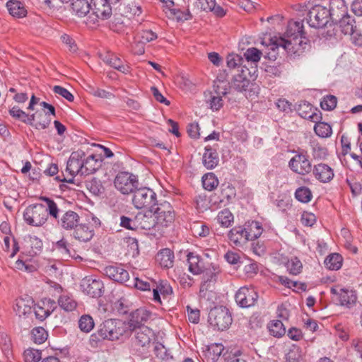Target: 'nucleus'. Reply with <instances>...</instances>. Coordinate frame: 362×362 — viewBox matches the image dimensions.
I'll return each mask as SVG.
<instances>
[{"instance_id":"obj_1","label":"nucleus","mask_w":362,"mask_h":362,"mask_svg":"<svg viewBox=\"0 0 362 362\" xmlns=\"http://www.w3.org/2000/svg\"><path fill=\"white\" fill-rule=\"evenodd\" d=\"M308 42L303 22L290 21L284 37L272 39L270 49L274 52L281 48L288 54L300 55L305 49Z\"/></svg>"},{"instance_id":"obj_2","label":"nucleus","mask_w":362,"mask_h":362,"mask_svg":"<svg viewBox=\"0 0 362 362\" xmlns=\"http://www.w3.org/2000/svg\"><path fill=\"white\" fill-rule=\"evenodd\" d=\"M210 325L218 330L223 331L232 324L233 319L229 310L224 306L215 307L209 313Z\"/></svg>"},{"instance_id":"obj_3","label":"nucleus","mask_w":362,"mask_h":362,"mask_svg":"<svg viewBox=\"0 0 362 362\" xmlns=\"http://www.w3.org/2000/svg\"><path fill=\"white\" fill-rule=\"evenodd\" d=\"M23 218L30 226H41L47 220V210L42 204L29 205L24 211Z\"/></svg>"},{"instance_id":"obj_4","label":"nucleus","mask_w":362,"mask_h":362,"mask_svg":"<svg viewBox=\"0 0 362 362\" xmlns=\"http://www.w3.org/2000/svg\"><path fill=\"white\" fill-rule=\"evenodd\" d=\"M132 204L136 209H151L157 204V195L148 187L136 188L133 192Z\"/></svg>"},{"instance_id":"obj_5","label":"nucleus","mask_w":362,"mask_h":362,"mask_svg":"<svg viewBox=\"0 0 362 362\" xmlns=\"http://www.w3.org/2000/svg\"><path fill=\"white\" fill-rule=\"evenodd\" d=\"M137 176L126 171L119 172L114 179V186L122 194L133 193L137 188Z\"/></svg>"},{"instance_id":"obj_6","label":"nucleus","mask_w":362,"mask_h":362,"mask_svg":"<svg viewBox=\"0 0 362 362\" xmlns=\"http://www.w3.org/2000/svg\"><path fill=\"white\" fill-rule=\"evenodd\" d=\"M135 337L134 346L139 355H144L148 352L151 341L155 339L153 331L148 327L143 326L134 330Z\"/></svg>"},{"instance_id":"obj_7","label":"nucleus","mask_w":362,"mask_h":362,"mask_svg":"<svg viewBox=\"0 0 362 362\" xmlns=\"http://www.w3.org/2000/svg\"><path fill=\"white\" fill-rule=\"evenodd\" d=\"M86 153L82 150H77L71 153L66 164V172L69 173L72 177L76 175H82L83 172V158H85ZM57 176L55 180L60 182L72 183L74 178L66 179L64 176Z\"/></svg>"},{"instance_id":"obj_8","label":"nucleus","mask_w":362,"mask_h":362,"mask_svg":"<svg viewBox=\"0 0 362 362\" xmlns=\"http://www.w3.org/2000/svg\"><path fill=\"white\" fill-rule=\"evenodd\" d=\"M220 273L219 267L212 264L201 274L202 276L199 288L200 296L205 297L206 291H213Z\"/></svg>"},{"instance_id":"obj_9","label":"nucleus","mask_w":362,"mask_h":362,"mask_svg":"<svg viewBox=\"0 0 362 362\" xmlns=\"http://www.w3.org/2000/svg\"><path fill=\"white\" fill-rule=\"evenodd\" d=\"M308 17V23L310 27L320 28L329 23L330 13L327 7L315 5L309 11Z\"/></svg>"},{"instance_id":"obj_10","label":"nucleus","mask_w":362,"mask_h":362,"mask_svg":"<svg viewBox=\"0 0 362 362\" xmlns=\"http://www.w3.org/2000/svg\"><path fill=\"white\" fill-rule=\"evenodd\" d=\"M151 210L156 217L158 225L168 226L174 221L175 212L169 202L165 201L159 204L157 202L156 206H153Z\"/></svg>"},{"instance_id":"obj_11","label":"nucleus","mask_w":362,"mask_h":362,"mask_svg":"<svg viewBox=\"0 0 362 362\" xmlns=\"http://www.w3.org/2000/svg\"><path fill=\"white\" fill-rule=\"evenodd\" d=\"M238 73L233 76L231 83L232 88L239 92L246 91L250 84V79L256 72V66H251V69L247 67L245 64L241 69L238 70Z\"/></svg>"},{"instance_id":"obj_12","label":"nucleus","mask_w":362,"mask_h":362,"mask_svg":"<svg viewBox=\"0 0 362 362\" xmlns=\"http://www.w3.org/2000/svg\"><path fill=\"white\" fill-rule=\"evenodd\" d=\"M259 296L253 287L243 286L239 288L235 296L237 304L243 308L254 306L257 302Z\"/></svg>"},{"instance_id":"obj_13","label":"nucleus","mask_w":362,"mask_h":362,"mask_svg":"<svg viewBox=\"0 0 362 362\" xmlns=\"http://www.w3.org/2000/svg\"><path fill=\"white\" fill-rule=\"evenodd\" d=\"M288 166L292 171L305 175L312 171V165L306 152L302 151L294 156L289 161Z\"/></svg>"},{"instance_id":"obj_14","label":"nucleus","mask_w":362,"mask_h":362,"mask_svg":"<svg viewBox=\"0 0 362 362\" xmlns=\"http://www.w3.org/2000/svg\"><path fill=\"white\" fill-rule=\"evenodd\" d=\"M83 293L92 298L100 297L103 294V284L100 280L93 279L92 276H86L81 283Z\"/></svg>"},{"instance_id":"obj_15","label":"nucleus","mask_w":362,"mask_h":362,"mask_svg":"<svg viewBox=\"0 0 362 362\" xmlns=\"http://www.w3.org/2000/svg\"><path fill=\"white\" fill-rule=\"evenodd\" d=\"M104 272L108 278L119 284H124L129 279L128 271L122 264L117 263L106 266Z\"/></svg>"},{"instance_id":"obj_16","label":"nucleus","mask_w":362,"mask_h":362,"mask_svg":"<svg viewBox=\"0 0 362 362\" xmlns=\"http://www.w3.org/2000/svg\"><path fill=\"white\" fill-rule=\"evenodd\" d=\"M151 312L144 308L132 311L129 315V320L127 322L129 325L131 332L144 326V324L151 318Z\"/></svg>"},{"instance_id":"obj_17","label":"nucleus","mask_w":362,"mask_h":362,"mask_svg":"<svg viewBox=\"0 0 362 362\" xmlns=\"http://www.w3.org/2000/svg\"><path fill=\"white\" fill-rule=\"evenodd\" d=\"M111 4L109 0H91L90 10L97 18L105 20L112 15Z\"/></svg>"},{"instance_id":"obj_18","label":"nucleus","mask_w":362,"mask_h":362,"mask_svg":"<svg viewBox=\"0 0 362 362\" xmlns=\"http://www.w3.org/2000/svg\"><path fill=\"white\" fill-rule=\"evenodd\" d=\"M189 264V271L194 275H199L205 271L212 263L206 262L204 259L193 252L187 255Z\"/></svg>"},{"instance_id":"obj_19","label":"nucleus","mask_w":362,"mask_h":362,"mask_svg":"<svg viewBox=\"0 0 362 362\" xmlns=\"http://www.w3.org/2000/svg\"><path fill=\"white\" fill-rule=\"evenodd\" d=\"M314 177L320 182H329L334 177V170L327 164L320 163L312 168Z\"/></svg>"},{"instance_id":"obj_20","label":"nucleus","mask_w":362,"mask_h":362,"mask_svg":"<svg viewBox=\"0 0 362 362\" xmlns=\"http://www.w3.org/2000/svg\"><path fill=\"white\" fill-rule=\"evenodd\" d=\"M228 238L230 242L236 247H243L250 241L244 225L232 228L228 233Z\"/></svg>"},{"instance_id":"obj_21","label":"nucleus","mask_w":362,"mask_h":362,"mask_svg":"<svg viewBox=\"0 0 362 362\" xmlns=\"http://www.w3.org/2000/svg\"><path fill=\"white\" fill-rule=\"evenodd\" d=\"M330 13V20L334 23L348 15L344 0H330L329 7L327 8Z\"/></svg>"},{"instance_id":"obj_22","label":"nucleus","mask_w":362,"mask_h":362,"mask_svg":"<svg viewBox=\"0 0 362 362\" xmlns=\"http://www.w3.org/2000/svg\"><path fill=\"white\" fill-rule=\"evenodd\" d=\"M29 125L35 127L36 129H45L50 123L51 118L49 115L44 110H37L35 113L30 115Z\"/></svg>"},{"instance_id":"obj_23","label":"nucleus","mask_w":362,"mask_h":362,"mask_svg":"<svg viewBox=\"0 0 362 362\" xmlns=\"http://www.w3.org/2000/svg\"><path fill=\"white\" fill-rule=\"evenodd\" d=\"M129 325L123 320L114 319L112 332H111L112 341L128 338L131 334Z\"/></svg>"},{"instance_id":"obj_24","label":"nucleus","mask_w":362,"mask_h":362,"mask_svg":"<svg viewBox=\"0 0 362 362\" xmlns=\"http://www.w3.org/2000/svg\"><path fill=\"white\" fill-rule=\"evenodd\" d=\"M137 228L140 227L144 230H150L158 225V221L153 211L150 209L145 213H139L136 216Z\"/></svg>"},{"instance_id":"obj_25","label":"nucleus","mask_w":362,"mask_h":362,"mask_svg":"<svg viewBox=\"0 0 362 362\" xmlns=\"http://www.w3.org/2000/svg\"><path fill=\"white\" fill-rule=\"evenodd\" d=\"M80 217L75 211L69 210L58 218L57 223L66 230H73L79 223Z\"/></svg>"},{"instance_id":"obj_26","label":"nucleus","mask_w":362,"mask_h":362,"mask_svg":"<svg viewBox=\"0 0 362 362\" xmlns=\"http://www.w3.org/2000/svg\"><path fill=\"white\" fill-rule=\"evenodd\" d=\"M73 230V237L81 242H88L94 235L93 228L87 223H78Z\"/></svg>"},{"instance_id":"obj_27","label":"nucleus","mask_w":362,"mask_h":362,"mask_svg":"<svg viewBox=\"0 0 362 362\" xmlns=\"http://www.w3.org/2000/svg\"><path fill=\"white\" fill-rule=\"evenodd\" d=\"M204 149L203 164L207 169H213L218 165L219 162L217 149L209 145L206 146Z\"/></svg>"},{"instance_id":"obj_28","label":"nucleus","mask_w":362,"mask_h":362,"mask_svg":"<svg viewBox=\"0 0 362 362\" xmlns=\"http://www.w3.org/2000/svg\"><path fill=\"white\" fill-rule=\"evenodd\" d=\"M33 305L34 300L31 297L21 298L16 300L14 310L21 317L30 313Z\"/></svg>"},{"instance_id":"obj_29","label":"nucleus","mask_w":362,"mask_h":362,"mask_svg":"<svg viewBox=\"0 0 362 362\" xmlns=\"http://www.w3.org/2000/svg\"><path fill=\"white\" fill-rule=\"evenodd\" d=\"M156 261L163 268H171L174 264V252L169 248L160 250L156 255Z\"/></svg>"},{"instance_id":"obj_30","label":"nucleus","mask_w":362,"mask_h":362,"mask_svg":"<svg viewBox=\"0 0 362 362\" xmlns=\"http://www.w3.org/2000/svg\"><path fill=\"white\" fill-rule=\"evenodd\" d=\"M53 250H57L62 255L63 258L72 257L74 259H80L81 257L78 255L75 256L76 252L74 250H71L69 244L67 241L62 238L60 240L55 243L53 245Z\"/></svg>"},{"instance_id":"obj_31","label":"nucleus","mask_w":362,"mask_h":362,"mask_svg":"<svg viewBox=\"0 0 362 362\" xmlns=\"http://www.w3.org/2000/svg\"><path fill=\"white\" fill-rule=\"evenodd\" d=\"M357 298V294L355 291L346 288L340 289L339 300L341 305L351 308L356 305Z\"/></svg>"},{"instance_id":"obj_32","label":"nucleus","mask_w":362,"mask_h":362,"mask_svg":"<svg viewBox=\"0 0 362 362\" xmlns=\"http://www.w3.org/2000/svg\"><path fill=\"white\" fill-rule=\"evenodd\" d=\"M103 61L122 73L126 74L129 71V67L114 53L107 52L103 58Z\"/></svg>"},{"instance_id":"obj_33","label":"nucleus","mask_w":362,"mask_h":362,"mask_svg":"<svg viewBox=\"0 0 362 362\" xmlns=\"http://www.w3.org/2000/svg\"><path fill=\"white\" fill-rule=\"evenodd\" d=\"M249 240L252 241L260 237L263 232L262 225L257 221H247L245 223Z\"/></svg>"},{"instance_id":"obj_34","label":"nucleus","mask_w":362,"mask_h":362,"mask_svg":"<svg viewBox=\"0 0 362 362\" xmlns=\"http://www.w3.org/2000/svg\"><path fill=\"white\" fill-rule=\"evenodd\" d=\"M97 156L92 154L86 159L83 158V172L82 175H90L94 173L100 166V163Z\"/></svg>"},{"instance_id":"obj_35","label":"nucleus","mask_w":362,"mask_h":362,"mask_svg":"<svg viewBox=\"0 0 362 362\" xmlns=\"http://www.w3.org/2000/svg\"><path fill=\"white\" fill-rule=\"evenodd\" d=\"M71 8L78 17H84L90 10V4L87 0H73Z\"/></svg>"},{"instance_id":"obj_36","label":"nucleus","mask_w":362,"mask_h":362,"mask_svg":"<svg viewBox=\"0 0 362 362\" xmlns=\"http://www.w3.org/2000/svg\"><path fill=\"white\" fill-rule=\"evenodd\" d=\"M123 16L130 18L136 16H139L142 13V8L134 0L124 4L120 8Z\"/></svg>"},{"instance_id":"obj_37","label":"nucleus","mask_w":362,"mask_h":362,"mask_svg":"<svg viewBox=\"0 0 362 362\" xmlns=\"http://www.w3.org/2000/svg\"><path fill=\"white\" fill-rule=\"evenodd\" d=\"M9 13L16 18H23L26 16L27 11L23 4L18 0H9L6 3Z\"/></svg>"},{"instance_id":"obj_38","label":"nucleus","mask_w":362,"mask_h":362,"mask_svg":"<svg viewBox=\"0 0 362 362\" xmlns=\"http://www.w3.org/2000/svg\"><path fill=\"white\" fill-rule=\"evenodd\" d=\"M339 23V28L341 31L344 35H353V33L356 31V25L355 21L350 16L346 15L339 21H338Z\"/></svg>"},{"instance_id":"obj_39","label":"nucleus","mask_w":362,"mask_h":362,"mask_svg":"<svg viewBox=\"0 0 362 362\" xmlns=\"http://www.w3.org/2000/svg\"><path fill=\"white\" fill-rule=\"evenodd\" d=\"M114 319H108L102 322L97 331V334L103 339L112 340L111 332H112Z\"/></svg>"},{"instance_id":"obj_40","label":"nucleus","mask_w":362,"mask_h":362,"mask_svg":"<svg viewBox=\"0 0 362 362\" xmlns=\"http://www.w3.org/2000/svg\"><path fill=\"white\" fill-rule=\"evenodd\" d=\"M325 267L330 270H338L342 265V257L338 253H332L325 259Z\"/></svg>"},{"instance_id":"obj_41","label":"nucleus","mask_w":362,"mask_h":362,"mask_svg":"<svg viewBox=\"0 0 362 362\" xmlns=\"http://www.w3.org/2000/svg\"><path fill=\"white\" fill-rule=\"evenodd\" d=\"M59 306L65 311H73L76 308L77 303L72 296L63 294L58 299Z\"/></svg>"},{"instance_id":"obj_42","label":"nucleus","mask_w":362,"mask_h":362,"mask_svg":"<svg viewBox=\"0 0 362 362\" xmlns=\"http://www.w3.org/2000/svg\"><path fill=\"white\" fill-rule=\"evenodd\" d=\"M203 187L208 191L215 189L218 184V180L213 173H208L204 175L202 179Z\"/></svg>"},{"instance_id":"obj_43","label":"nucleus","mask_w":362,"mask_h":362,"mask_svg":"<svg viewBox=\"0 0 362 362\" xmlns=\"http://www.w3.org/2000/svg\"><path fill=\"white\" fill-rule=\"evenodd\" d=\"M270 334L275 337H281L286 333V328L281 320H275L271 321L268 325Z\"/></svg>"},{"instance_id":"obj_44","label":"nucleus","mask_w":362,"mask_h":362,"mask_svg":"<svg viewBox=\"0 0 362 362\" xmlns=\"http://www.w3.org/2000/svg\"><path fill=\"white\" fill-rule=\"evenodd\" d=\"M218 223L223 227L228 228L233 222V215L228 209L218 212L216 217Z\"/></svg>"},{"instance_id":"obj_45","label":"nucleus","mask_w":362,"mask_h":362,"mask_svg":"<svg viewBox=\"0 0 362 362\" xmlns=\"http://www.w3.org/2000/svg\"><path fill=\"white\" fill-rule=\"evenodd\" d=\"M298 115L303 118L314 119L315 114L313 112V106L307 101H301L297 107Z\"/></svg>"},{"instance_id":"obj_46","label":"nucleus","mask_w":362,"mask_h":362,"mask_svg":"<svg viewBox=\"0 0 362 362\" xmlns=\"http://www.w3.org/2000/svg\"><path fill=\"white\" fill-rule=\"evenodd\" d=\"M314 130L315 134L322 138H328L332 133L331 126L324 122H317L315 125Z\"/></svg>"},{"instance_id":"obj_47","label":"nucleus","mask_w":362,"mask_h":362,"mask_svg":"<svg viewBox=\"0 0 362 362\" xmlns=\"http://www.w3.org/2000/svg\"><path fill=\"white\" fill-rule=\"evenodd\" d=\"M40 199L47 205V208H46V210H47V216L49 215L57 221L59 218V209L57 203L53 199L47 197H41Z\"/></svg>"},{"instance_id":"obj_48","label":"nucleus","mask_w":362,"mask_h":362,"mask_svg":"<svg viewBox=\"0 0 362 362\" xmlns=\"http://www.w3.org/2000/svg\"><path fill=\"white\" fill-rule=\"evenodd\" d=\"M289 274L293 275H298L302 272L303 264L300 259L297 257H292L288 260L286 264Z\"/></svg>"},{"instance_id":"obj_49","label":"nucleus","mask_w":362,"mask_h":362,"mask_svg":"<svg viewBox=\"0 0 362 362\" xmlns=\"http://www.w3.org/2000/svg\"><path fill=\"white\" fill-rule=\"evenodd\" d=\"M312 197V192L310 189L307 187H300L298 188L295 192V198L302 203L309 202Z\"/></svg>"},{"instance_id":"obj_50","label":"nucleus","mask_w":362,"mask_h":362,"mask_svg":"<svg viewBox=\"0 0 362 362\" xmlns=\"http://www.w3.org/2000/svg\"><path fill=\"white\" fill-rule=\"evenodd\" d=\"M10 115L25 124H29L31 123L30 122V115L20 109L18 106H13L12 108L9 110Z\"/></svg>"},{"instance_id":"obj_51","label":"nucleus","mask_w":362,"mask_h":362,"mask_svg":"<svg viewBox=\"0 0 362 362\" xmlns=\"http://www.w3.org/2000/svg\"><path fill=\"white\" fill-rule=\"evenodd\" d=\"M301 349L293 344L286 354V362H300L302 358Z\"/></svg>"},{"instance_id":"obj_52","label":"nucleus","mask_w":362,"mask_h":362,"mask_svg":"<svg viewBox=\"0 0 362 362\" xmlns=\"http://www.w3.org/2000/svg\"><path fill=\"white\" fill-rule=\"evenodd\" d=\"M247 63H254L257 67V63L260 60L262 52L256 47L248 48L244 53Z\"/></svg>"},{"instance_id":"obj_53","label":"nucleus","mask_w":362,"mask_h":362,"mask_svg":"<svg viewBox=\"0 0 362 362\" xmlns=\"http://www.w3.org/2000/svg\"><path fill=\"white\" fill-rule=\"evenodd\" d=\"M31 334L33 341L38 344L44 343L48 337L47 332L42 327H35Z\"/></svg>"},{"instance_id":"obj_54","label":"nucleus","mask_w":362,"mask_h":362,"mask_svg":"<svg viewBox=\"0 0 362 362\" xmlns=\"http://www.w3.org/2000/svg\"><path fill=\"white\" fill-rule=\"evenodd\" d=\"M78 327L84 332H90L94 327V322L92 317L88 315H82L78 321Z\"/></svg>"},{"instance_id":"obj_55","label":"nucleus","mask_w":362,"mask_h":362,"mask_svg":"<svg viewBox=\"0 0 362 362\" xmlns=\"http://www.w3.org/2000/svg\"><path fill=\"white\" fill-rule=\"evenodd\" d=\"M25 362H38L42 358V353L39 350L30 348L23 353Z\"/></svg>"},{"instance_id":"obj_56","label":"nucleus","mask_w":362,"mask_h":362,"mask_svg":"<svg viewBox=\"0 0 362 362\" xmlns=\"http://www.w3.org/2000/svg\"><path fill=\"white\" fill-rule=\"evenodd\" d=\"M337 103V98L334 95H328L322 98L320 102V107L325 110H334Z\"/></svg>"},{"instance_id":"obj_57","label":"nucleus","mask_w":362,"mask_h":362,"mask_svg":"<svg viewBox=\"0 0 362 362\" xmlns=\"http://www.w3.org/2000/svg\"><path fill=\"white\" fill-rule=\"evenodd\" d=\"M227 65L230 69H235L236 67L238 69H241V68L244 66L242 65L243 62V59L238 54H229L227 56Z\"/></svg>"},{"instance_id":"obj_58","label":"nucleus","mask_w":362,"mask_h":362,"mask_svg":"<svg viewBox=\"0 0 362 362\" xmlns=\"http://www.w3.org/2000/svg\"><path fill=\"white\" fill-rule=\"evenodd\" d=\"M313 156L315 159H323L327 155V149L317 142H312Z\"/></svg>"},{"instance_id":"obj_59","label":"nucleus","mask_w":362,"mask_h":362,"mask_svg":"<svg viewBox=\"0 0 362 362\" xmlns=\"http://www.w3.org/2000/svg\"><path fill=\"white\" fill-rule=\"evenodd\" d=\"M153 283L152 282L151 284L148 281H143L137 277H136L134 279V281L132 283V284H127V286H129V287H134L139 290H141V291H151L152 287H153Z\"/></svg>"},{"instance_id":"obj_60","label":"nucleus","mask_w":362,"mask_h":362,"mask_svg":"<svg viewBox=\"0 0 362 362\" xmlns=\"http://www.w3.org/2000/svg\"><path fill=\"white\" fill-rule=\"evenodd\" d=\"M192 230L195 235L206 237L209 234V228L200 222L194 223Z\"/></svg>"},{"instance_id":"obj_61","label":"nucleus","mask_w":362,"mask_h":362,"mask_svg":"<svg viewBox=\"0 0 362 362\" xmlns=\"http://www.w3.org/2000/svg\"><path fill=\"white\" fill-rule=\"evenodd\" d=\"M137 37L140 39L143 43L150 42L157 39L158 35L156 33L151 30H142L138 33Z\"/></svg>"},{"instance_id":"obj_62","label":"nucleus","mask_w":362,"mask_h":362,"mask_svg":"<svg viewBox=\"0 0 362 362\" xmlns=\"http://www.w3.org/2000/svg\"><path fill=\"white\" fill-rule=\"evenodd\" d=\"M216 0H197L194 7L198 11H209Z\"/></svg>"},{"instance_id":"obj_63","label":"nucleus","mask_w":362,"mask_h":362,"mask_svg":"<svg viewBox=\"0 0 362 362\" xmlns=\"http://www.w3.org/2000/svg\"><path fill=\"white\" fill-rule=\"evenodd\" d=\"M155 287L164 298L173 293V288L167 281H161L159 284L156 283Z\"/></svg>"},{"instance_id":"obj_64","label":"nucleus","mask_w":362,"mask_h":362,"mask_svg":"<svg viewBox=\"0 0 362 362\" xmlns=\"http://www.w3.org/2000/svg\"><path fill=\"white\" fill-rule=\"evenodd\" d=\"M207 103L214 111L219 110L223 105L222 97L219 95H211Z\"/></svg>"}]
</instances>
